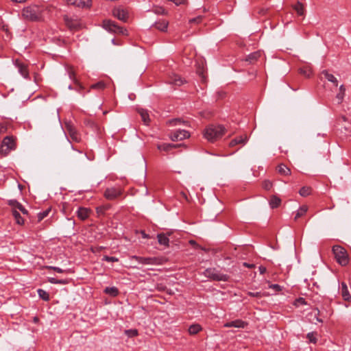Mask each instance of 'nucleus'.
Instances as JSON below:
<instances>
[{
    "instance_id": "obj_32",
    "label": "nucleus",
    "mask_w": 351,
    "mask_h": 351,
    "mask_svg": "<svg viewBox=\"0 0 351 351\" xmlns=\"http://www.w3.org/2000/svg\"><path fill=\"white\" fill-rule=\"evenodd\" d=\"M197 73L201 77V80L203 83L206 82V75L205 74V69L203 66H199L197 68Z\"/></svg>"
},
{
    "instance_id": "obj_34",
    "label": "nucleus",
    "mask_w": 351,
    "mask_h": 351,
    "mask_svg": "<svg viewBox=\"0 0 351 351\" xmlns=\"http://www.w3.org/2000/svg\"><path fill=\"white\" fill-rule=\"evenodd\" d=\"M158 149L160 151L169 152L173 149V143H162L158 145Z\"/></svg>"
},
{
    "instance_id": "obj_30",
    "label": "nucleus",
    "mask_w": 351,
    "mask_h": 351,
    "mask_svg": "<svg viewBox=\"0 0 351 351\" xmlns=\"http://www.w3.org/2000/svg\"><path fill=\"white\" fill-rule=\"evenodd\" d=\"M202 329V326L198 324H192L189 326V332L190 335H196L197 334L199 331H201Z\"/></svg>"
},
{
    "instance_id": "obj_52",
    "label": "nucleus",
    "mask_w": 351,
    "mask_h": 351,
    "mask_svg": "<svg viewBox=\"0 0 351 351\" xmlns=\"http://www.w3.org/2000/svg\"><path fill=\"white\" fill-rule=\"evenodd\" d=\"M156 289L159 291H165L167 289V287L163 284L160 283L156 285Z\"/></svg>"
},
{
    "instance_id": "obj_24",
    "label": "nucleus",
    "mask_w": 351,
    "mask_h": 351,
    "mask_svg": "<svg viewBox=\"0 0 351 351\" xmlns=\"http://www.w3.org/2000/svg\"><path fill=\"white\" fill-rule=\"evenodd\" d=\"M106 294L110 295L112 297H116L119 295V289L116 287H107L104 290Z\"/></svg>"
},
{
    "instance_id": "obj_19",
    "label": "nucleus",
    "mask_w": 351,
    "mask_h": 351,
    "mask_svg": "<svg viewBox=\"0 0 351 351\" xmlns=\"http://www.w3.org/2000/svg\"><path fill=\"white\" fill-rule=\"evenodd\" d=\"M169 23L165 20H160L156 21L154 26L161 32H166L168 27Z\"/></svg>"
},
{
    "instance_id": "obj_31",
    "label": "nucleus",
    "mask_w": 351,
    "mask_h": 351,
    "mask_svg": "<svg viewBox=\"0 0 351 351\" xmlns=\"http://www.w3.org/2000/svg\"><path fill=\"white\" fill-rule=\"evenodd\" d=\"M307 210H308V207L306 205H303V206H300L296 213L294 219L297 220L298 218L306 214V213L307 212Z\"/></svg>"
},
{
    "instance_id": "obj_27",
    "label": "nucleus",
    "mask_w": 351,
    "mask_h": 351,
    "mask_svg": "<svg viewBox=\"0 0 351 351\" xmlns=\"http://www.w3.org/2000/svg\"><path fill=\"white\" fill-rule=\"evenodd\" d=\"M292 7L298 15H300V16L304 15V5L302 3H300V1H298Z\"/></svg>"
},
{
    "instance_id": "obj_55",
    "label": "nucleus",
    "mask_w": 351,
    "mask_h": 351,
    "mask_svg": "<svg viewBox=\"0 0 351 351\" xmlns=\"http://www.w3.org/2000/svg\"><path fill=\"white\" fill-rule=\"evenodd\" d=\"M173 2L176 5L184 4L186 0H170Z\"/></svg>"
},
{
    "instance_id": "obj_1",
    "label": "nucleus",
    "mask_w": 351,
    "mask_h": 351,
    "mask_svg": "<svg viewBox=\"0 0 351 351\" xmlns=\"http://www.w3.org/2000/svg\"><path fill=\"white\" fill-rule=\"evenodd\" d=\"M225 130L222 125H210L205 129L204 136L208 141L214 142L223 136Z\"/></svg>"
},
{
    "instance_id": "obj_21",
    "label": "nucleus",
    "mask_w": 351,
    "mask_h": 351,
    "mask_svg": "<svg viewBox=\"0 0 351 351\" xmlns=\"http://www.w3.org/2000/svg\"><path fill=\"white\" fill-rule=\"evenodd\" d=\"M247 141V136H238V137H236L235 138L232 139L230 142V147H234L236 145H238V144H245Z\"/></svg>"
},
{
    "instance_id": "obj_4",
    "label": "nucleus",
    "mask_w": 351,
    "mask_h": 351,
    "mask_svg": "<svg viewBox=\"0 0 351 351\" xmlns=\"http://www.w3.org/2000/svg\"><path fill=\"white\" fill-rule=\"evenodd\" d=\"M332 253L337 262L341 266H346L349 263V256L346 250L341 245H335L332 248Z\"/></svg>"
},
{
    "instance_id": "obj_40",
    "label": "nucleus",
    "mask_w": 351,
    "mask_h": 351,
    "mask_svg": "<svg viewBox=\"0 0 351 351\" xmlns=\"http://www.w3.org/2000/svg\"><path fill=\"white\" fill-rule=\"evenodd\" d=\"M51 211V208H49L47 209H46L45 210L43 211V212H40L38 214V221H42L44 218H45L46 217L48 216V215L49 214Z\"/></svg>"
},
{
    "instance_id": "obj_37",
    "label": "nucleus",
    "mask_w": 351,
    "mask_h": 351,
    "mask_svg": "<svg viewBox=\"0 0 351 351\" xmlns=\"http://www.w3.org/2000/svg\"><path fill=\"white\" fill-rule=\"evenodd\" d=\"M38 294L39 297L41 299H43V300H45V301L49 300V295L45 290L41 289H38Z\"/></svg>"
},
{
    "instance_id": "obj_43",
    "label": "nucleus",
    "mask_w": 351,
    "mask_h": 351,
    "mask_svg": "<svg viewBox=\"0 0 351 351\" xmlns=\"http://www.w3.org/2000/svg\"><path fill=\"white\" fill-rule=\"evenodd\" d=\"M110 208L109 205H104L101 206H99L96 208L97 213L98 214H104L105 211Z\"/></svg>"
},
{
    "instance_id": "obj_47",
    "label": "nucleus",
    "mask_w": 351,
    "mask_h": 351,
    "mask_svg": "<svg viewBox=\"0 0 351 351\" xmlns=\"http://www.w3.org/2000/svg\"><path fill=\"white\" fill-rule=\"evenodd\" d=\"M103 261H106L107 262H117L119 259L114 256H104Z\"/></svg>"
},
{
    "instance_id": "obj_26",
    "label": "nucleus",
    "mask_w": 351,
    "mask_h": 351,
    "mask_svg": "<svg viewBox=\"0 0 351 351\" xmlns=\"http://www.w3.org/2000/svg\"><path fill=\"white\" fill-rule=\"evenodd\" d=\"M278 172L282 176H288L291 173V170L285 165L280 164L277 167Z\"/></svg>"
},
{
    "instance_id": "obj_48",
    "label": "nucleus",
    "mask_w": 351,
    "mask_h": 351,
    "mask_svg": "<svg viewBox=\"0 0 351 351\" xmlns=\"http://www.w3.org/2000/svg\"><path fill=\"white\" fill-rule=\"evenodd\" d=\"M345 94L341 92H339L336 95V99H337V103L339 104H341L343 98H344Z\"/></svg>"
},
{
    "instance_id": "obj_9",
    "label": "nucleus",
    "mask_w": 351,
    "mask_h": 351,
    "mask_svg": "<svg viewBox=\"0 0 351 351\" xmlns=\"http://www.w3.org/2000/svg\"><path fill=\"white\" fill-rule=\"evenodd\" d=\"M122 194L121 188L111 187L106 189L104 192V197L108 200H114L119 197Z\"/></svg>"
},
{
    "instance_id": "obj_60",
    "label": "nucleus",
    "mask_w": 351,
    "mask_h": 351,
    "mask_svg": "<svg viewBox=\"0 0 351 351\" xmlns=\"http://www.w3.org/2000/svg\"><path fill=\"white\" fill-rule=\"evenodd\" d=\"M339 92L343 93L345 94L346 93V88L343 85H341L339 87Z\"/></svg>"
},
{
    "instance_id": "obj_6",
    "label": "nucleus",
    "mask_w": 351,
    "mask_h": 351,
    "mask_svg": "<svg viewBox=\"0 0 351 351\" xmlns=\"http://www.w3.org/2000/svg\"><path fill=\"white\" fill-rule=\"evenodd\" d=\"M103 27L108 32L119 34H127V29L119 25L116 22L111 20H104Z\"/></svg>"
},
{
    "instance_id": "obj_13",
    "label": "nucleus",
    "mask_w": 351,
    "mask_h": 351,
    "mask_svg": "<svg viewBox=\"0 0 351 351\" xmlns=\"http://www.w3.org/2000/svg\"><path fill=\"white\" fill-rule=\"evenodd\" d=\"M247 326V323L241 320V319H235L231 322H226L224 324L223 326L226 328H244Z\"/></svg>"
},
{
    "instance_id": "obj_5",
    "label": "nucleus",
    "mask_w": 351,
    "mask_h": 351,
    "mask_svg": "<svg viewBox=\"0 0 351 351\" xmlns=\"http://www.w3.org/2000/svg\"><path fill=\"white\" fill-rule=\"evenodd\" d=\"M204 274L206 278H208L215 281H228L229 276L223 274L217 270L215 268H208L204 271Z\"/></svg>"
},
{
    "instance_id": "obj_44",
    "label": "nucleus",
    "mask_w": 351,
    "mask_h": 351,
    "mask_svg": "<svg viewBox=\"0 0 351 351\" xmlns=\"http://www.w3.org/2000/svg\"><path fill=\"white\" fill-rule=\"evenodd\" d=\"M306 304V302L305 301V299L303 298H301V297L297 298L293 303V304L296 306L304 305Z\"/></svg>"
},
{
    "instance_id": "obj_35",
    "label": "nucleus",
    "mask_w": 351,
    "mask_h": 351,
    "mask_svg": "<svg viewBox=\"0 0 351 351\" xmlns=\"http://www.w3.org/2000/svg\"><path fill=\"white\" fill-rule=\"evenodd\" d=\"M74 84L75 85V90L84 96L85 94L82 93L84 86L77 79H74Z\"/></svg>"
},
{
    "instance_id": "obj_29",
    "label": "nucleus",
    "mask_w": 351,
    "mask_h": 351,
    "mask_svg": "<svg viewBox=\"0 0 351 351\" xmlns=\"http://www.w3.org/2000/svg\"><path fill=\"white\" fill-rule=\"evenodd\" d=\"M158 243L160 245H163L165 246H169V239L167 235L164 233H160L157 235Z\"/></svg>"
},
{
    "instance_id": "obj_61",
    "label": "nucleus",
    "mask_w": 351,
    "mask_h": 351,
    "mask_svg": "<svg viewBox=\"0 0 351 351\" xmlns=\"http://www.w3.org/2000/svg\"><path fill=\"white\" fill-rule=\"evenodd\" d=\"M7 130L6 127L5 126H1V128H0V132H5Z\"/></svg>"
},
{
    "instance_id": "obj_33",
    "label": "nucleus",
    "mask_w": 351,
    "mask_h": 351,
    "mask_svg": "<svg viewBox=\"0 0 351 351\" xmlns=\"http://www.w3.org/2000/svg\"><path fill=\"white\" fill-rule=\"evenodd\" d=\"M12 213L18 224L21 225L24 223V219L16 210L12 209Z\"/></svg>"
},
{
    "instance_id": "obj_42",
    "label": "nucleus",
    "mask_w": 351,
    "mask_h": 351,
    "mask_svg": "<svg viewBox=\"0 0 351 351\" xmlns=\"http://www.w3.org/2000/svg\"><path fill=\"white\" fill-rule=\"evenodd\" d=\"M316 332H308L306 335V338L309 340L311 343H316L317 342V338H316Z\"/></svg>"
},
{
    "instance_id": "obj_63",
    "label": "nucleus",
    "mask_w": 351,
    "mask_h": 351,
    "mask_svg": "<svg viewBox=\"0 0 351 351\" xmlns=\"http://www.w3.org/2000/svg\"><path fill=\"white\" fill-rule=\"evenodd\" d=\"M182 145H184V144H181V143H180V144H173V149L180 147V146H182Z\"/></svg>"
},
{
    "instance_id": "obj_3",
    "label": "nucleus",
    "mask_w": 351,
    "mask_h": 351,
    "mask_svg": "<svg viewBox=\"0 0 351 351\" xmlns=\"http://www.w3.org/2000/svg\"><path fill=\"white\" fill-rule=\"evenodd\" d=\"M16 138L13 136H7L3 138L0 146V154L6 156L11 151L16 148Z\"/></svg>"
},
{
    "instance_id": "obj_39",
    "label": "nucleus",
    "mask_w": 351,
    "mask_h": 351,
    "mask_svg": "<svg viewBox=\"0 0 351 351\" xmlns=\"http://www.w3.org/2000/svg\"><path fill=\"white\" fill-rule=\"evenodd\" d=\"M124 333L128 337H136L138 335V330H136V329L125 330Z\"/></svg>"
},
{
    "instance_id": "obj_22",
    "label": "nucleus",
    "mask_w": 351,
    "mask_h": 351,
    "mask_svg": "<svg viewBox=\"0 0 351 351\" xmlns=\"http://www.w3.org/2000/svg\"><path fill=\"white\" fill-rule=\"evenodd\" d=\"M261 57L260 51H255L250 54H249L246 58L245 61L249 62L250 64L254 63L259 58Z\"/></svg>"
},
{
    "instance_id": "obj_56",
    "label": "nucleus",
    "mask_w": 351,
    "mask_h": 351,
    "mask_svg": "<svg viewBox=\"0 0 351 351\" xmlns=\"http://www.w3.org/2000/svg\"><path fill=\"white\" fill-rule=\"evenodd\" d=\"M68 283V280L66 279H58V284L57 285H66Z\"/></svg>"
},
{
    "instance_id": "obj_50",
    "label": "nucleus",
    "mask_w": 351,
    "mask_h": 351,
    "mask_svg": "<svg viewBox=\"0 0 351 351\" xmlns=\"http://www.w3.org/2000/svg\"><path fill=\"white\" fill-rule=\"evenodd\" d=\"M202 17L201 16H198L197 17L193 18L189 20L190 23H199L202 21Z\"/></svg>"
},
{
    "instance_id": "obj_2",
    "label": "nucleus",
    "mask_w": 351,
    "mask_h": 351,
    "mask_svg": "<svg viewBox=\"0 0 351 351\" xmlns=\"http://www.w3.org/2000/svg\"><path fill=\"white\" fill-rule=\"evenodd\" d=\"M41 10L42 9L39 6L32 5L23 8L22 15L25 19L29 21H38L42 18Z\"/></svg>"
},
{
    "instance_id": "obj_62",
    "label": "nucleus",
    "mask_w": 351,
    "mask_h": 351,
    "mask_svg": "<svg viewBox=\"0 0 351 351\" xmlns=\"http://www.w3.org/2000/svg\"><path fill=\"white\" fill-rule=\"evenodd\" d=\"M141 234L143 238H148V235L145 232V231H141Z\"/></svg>"
},
{
    "instance_id": "obj_20",
    "label": "nucleus",
    "mask_w": 351,
    "mask_h": 351,
    "mask_svg": "<svg viewBox=\"0 0 351 351\" xmlns=\"http://www.w3.org/2000/svg\"><path fill=\"white\" fill-rule=\"evenodd\" d=\"M322 73L324 75L325 78L327 79L329 82H331L335 86L337 87L338 86V81L332 74L329 73L327 70H324Z\"/></svg>"
},
{
    "instance_id": "obj_17",
    "label": "nucleus",
    "mask_w": 351,
    "mask_h": 351,
    "mask_svg": "<svg viewBox=\"0 0 351 351\" xmlns=\"http://www.w3.org/2000/svg\"><path fill=\"white\" fill-rule=\"evenodd\" d=\"M76 213H77V217L80 219L84 221L88 217L89 213H90V210L86 208L80 207L78 208V210H77Z\"/></svg>"
},
{
    "instance_id": "obj_54",
    "label": "nucleus",
    "mask_w": 351,
    "mask_h": 351,
    "mask_svg": "<svg viewBox=\"0 0 351 351\" xmlns=\"http://www.w3.org/2000/svg\"><path fill=\"white\" fill-rule=\"evenodd\" d=\"M269 288L274 289L276 291H282V287L278 284H272L269 286Z\"/></svg>"
},
{
    "instance_id": "obj_18",
    "label": "nucleus",
    "mask_w": 351,
    "mask_h": 351,
    "mask_svg": "<svg viewBox=\"0 0 351 351\" xmlns=\"http://www.w3.org/2000/svg\"><path fill=\"white\" fill-rule=\"evenodd\" d=\"M341 295L345 301H351V295L346 282H341Z\"/></svg>"
},
{
    "instance_id": "obj_51",
    "label": "nucleus",
    "mask_w": 351,
    "mask_h": 351,
    "mask_svg": "<svg viewBox=\"0 0 351 351\" xmlns=\"http://www.w3.org/2000/svg\"><path fill=\"white\" fill-rule=\"evenodd\" d=\"M68 73H69V78L74 82V79H76V77H75V71L73 70V69L70 68L68 70Z\"/></svg>"
},
{
    "instance_id": "obj_23",
    "label": "nucleus",
    "mask_w": 351,
    "mask_h": 351,
    "mask_svg": "<svg viewBox=\"0 0 351 351\" xmlns=\"http://www.w3.org/2000/svg\"><path fill=\"white\" fill-rule=\"evenodd\" d=\"M281 203V199L276 195H271L269 199V205L271 208H278Z\"/></svg>"
},
{
    "instance_id": "obj_25",
    "label": "nucleus",
    "mask_w": 351,
    "mask_h": 351,
    "mask_svg": "<svg viewBox=\"0 0 351 351\" xmlns=\"http://www.w3.org/2000/svg\"><path fill=\"white\" fill-rule=\"evenodd\" d=\"M66 26L71 30H77L80 27V24L72 19H65Z\"/></svg>"
},
{
    "instance_id": "obj_59",
    "label": "nucleus",
    "mask_w": 351,
    "mask_h": 351,
    "mask_svg": "<svg viewBox=\"0 0 351 351\" xmlns=\"http://www.w3.org/2000/svg\"><path fill=\"white\" fill-rule=\"evenodd\" d=\"M243 266L247 267V268H253L255 267L254 264H250L247 263H243Z\"/></svg>"
},
{
    "instance_id": "obj_8",
    "label": "nucleus",
    "mask_w": 351,
    "mask_h": 351,
    "mask_svg": "<svg viewBox=\"0 0 351 351\" xmlns=\"http://www.w3.org/2000/svg\"><path fill=\"white\" fill-rule=\"evenodd\" d=\"M173 141H182L190 137V133L185 130H178L170 133L169 135Z\"/></svg>"
},
{
    "instance_id": "obj_11",
    "label": "nucleus",
    "mask_w": 351,
    "mask_h": 351,
    "mask_svg": "<svg viewBox=\"0 0 351 351\" xmlns=\"http://www.w3.org/2000/svg\"><path fill=\"white\" fill-rule=\"evenodd\" d=\"M68 4L82 8H89L92 5L91 0H64Z\"/></svg>"
},
{
    "instance_id": "obj_12",
    "label": "nucleus",
    "mask_w": 351,
    "mask_h": 351,
    "mask_svg": "<svg viewBox=\"0 0 351 351\" xmlns=\"http://www.w3.org/2000/svg\"><path fill=\"white\" fill-rule=\"evenodd\" d=\"M185 82L181 76L176 73L170 75L168 79V83L178 86L182 85Z\"/></svg>"
},
{
    "instance_id": "obj_46",
    "label": "nucleus",
    "mask_w": 351,
    "mask_h": 351,
    "mask_svg": "<svg viewBox=\"0 0 351 351\" xmlns=\"http://www.w3.org/2000/svg\"><path fill=\"white\" fill-rule=\"evenodd\" d=\"M247 294V295H249L250 297L258 298H260L263 296V293L261 292L248 291Z\"/></svg>"
},
{
    "instance_id": "obj_53",
    "label": "nucleus",
    "mask_w": 351,
    "mask_h": 351,
    "mask_svg": "<svg viewBox=\"0 0 351 351\" xmlns=\"http://www.w3.org/2000/svg\"><path fill=\"white\" fill-rule=\"evenodd\" d=\"M181 122L180 119H171L168 121L169 124L171 125H176Z\"/></svg>"
},
{
    "instance_id": "obj_57",
    "label": "nucleus",
    "mask_w": 351,
    "mask_h": 351,
    "mask_svg": "<svg viewBox=\"0 0 351 351\" xmlns=\"http://www.w3.org/2000/svg\"><path fill=\"white\" fill-rule=\"evenodd\" d=\"M258 270H259V272L261 274H263L266 272V267H264V266H262L261 265L259 267H258Z\"/></svg>"
},
{
    "instance_id": "obj_36",
    "label": "nucleus",
    "mask_w": 351,
    "mask_h": 351,
    "mask_svg": "<svg viewBox=\"0 0 351 351\" xmlns=\"http://www.w3.org/2000/svg\"><path fill=\"white\" fill-rule=\"evenodd\" d=\"M312 189L309 186H303L300 189L299 193L302 197H306L311 193Z\"/></svg>"
},
{
    "instance_id": "obj_41",
    "label": "nucleus",
    "mask_w": 351,
    "mask_h": 351,
    "mask_svg": "<svg viewBox=\"0 0 351 351\" xmlns=\"http://www.w3.org/2000/svg\"><path fill=\"white\" fill-rule=\"evenodd\" d=\"M300 73L306 77H310L312 74V71L310 68L305 67L300 69Z\"/></svg>"
},
{
    "instance_id": "obj_58",
    "label": "nucleus",
    "mask_w": 351,
    "mask_h": 351,
    "mask_svg": "<svg viewBox=\"0 0 351 351\" xmlns=\"http://www.w3.org/2000/svg\"><path fill=\"white\" fill-rule=\"evenodd\" d=\"M49 282L52 283V284H58V279L56 278H49Z\"/></svg>"
},
{
    "instance_id": "obj_64",
    "label": "nucleus",
    "mask_w": 351,
    "mask_h": 351,
    "mask_svg": "<svg viewBox=\"0 0 351 351\" xmlns=\"http://www.w3.org/2000/svg\"><path fill=\"white\" fill-rule=\"evenodd\" d=\"M12 1L16 2V3H23L25 1V0H12Z\"/></svg>"
},
{
    "instance_id": "obj_45",
    "label": "nucleus",
    "mask_w": 351,
    "mask_h": 351,
    "mask_svg": "<svg viewBox=\"0 0 351 351\" xmlns=\"http://www.w3.org/2000/svg\"><path fill=\"white\" fill-rule=\"evenodd\" d=\"M263 188L267 191H269L272 188V183L269 180H265L263 182Z\"/></svg>"
},
{
    "instance_id": "obj_15",
    "label": "nucleus",
    "mask_w": 351,
    "mask_h": 351,
    "mask_svg": "<svg viewBox=\"0 0 351 351\" xmlns=\"http://www.w3.org/2000/svg\"><path fill=\"white\" fill-rule=\"evenodd\" d=\"M66 130L69 136L73 141L75 142H80L81 141L80 135L73 126H72L71 125H67Z\"/></svg>"
},
{
    "instance_id": "obj_38",
    "label": "nucleus",
    "mask_w": 351,
    "mask_h": 351,
    "mask_svg": "<svg viewBox=\"0 0 351 351\" xmlns=\"http://www.w3.org/2000/svg\"><path fill=\"white\" fill-rule=\"evenodd\" d=\"M106 87V84L103 81H99L90 86V89L103 90Z\"/></svg>"
},
{
    "instance_id": "obj_14",
    "label": "nucleus",
    "mask_w": 351,
    "mask_h": 351,
    "mask_svg": "<svg viewBox=\"0 0 351 351\" xmlns=\"http://www.w3.org/2000/svg\"><path fill=\"white\" fill-rule=\"evenodd\" d=\"M8 204L13 208V209H19L23 215H27V210L16 199H10Z\"/></svg>"
},
{
    "instance_id": "obj_28",
    "label": "nucleus",
    "mask_w": 351,
    "mask_h": 351,
    "mask_svg": "<svg viewBox=\"0 0 351 351\" xmlns=\"http://www.w3.org/2000/svg\"><path fill=\"white\" fill-rule=\"evenodd\" d=\"M138 112L140 114L142 121L144 122V123L145 125H148L150 122V119L147 111L144 109H140L138 110Z\"/></svg>"
},
{
    "instance_id": "obj_10",
    "label": "nucleus",
    "mask_w": 351,
    "mask_h": 351,
    "mask_svg": "<svg viewBox=\"0 0 351 351\" xmlns=\"http://www.w3.org/2000/svg\"><path fill=\"white\" fill-rule=\"evenodd\" d=\"M112 14L123 22H126L129 17L128 11L122 7L114 8L112 10Z\"/></svg>"
},
{
    "instance_id": "obj_16",
    "label": "nucleus",
    "mask_w": 351,
    "mask_h": 351,
    "mask_svg": "<svg viewBox=\"0 0 351 351\" xmlns=\"http://www.w3.org/2000/svg\"><path fill=\"white\" fill-rule=\"evenodd\" d=\"M15 65L19 69V72L21 73V75L26 79L29 78V71L27 69V66L25 64L21 62L19 60L16 61Z\"/></svg>"
},
{
    "instance_id": "obj_49",
    "label": "nucleus",
    "mask_w": 351,
    "mask_h": 351,
    "mask_svg": "<svg viewBox=\"0 0 351 351\" xmlns=\"http://www.w3.org/2000/svg\"><path fill=\"white\" fill-rule=\"evenodd\" d=\"M47 268L48 269H51V270H53L58 273H64V272H66V270H63L60 267H53V266H47Z\"/></svg>"
},
{
    "instance_id": "obj_7",
    "label": "nucleus",
    "mask_w": 351,
    "mask_h": 351,
    "mask_svg": "<svg viewBox=\"0 0 351 351\" xmlns=\"http://www.w3.org/2000/svg\"><path fill=\"white\" fill-rule=\"evenodd\" d=\"M132 259L143 265H162L164 261V258L162 257H143L138 256H132Z\"/></svg>"
}]
</instances>
